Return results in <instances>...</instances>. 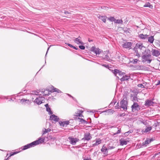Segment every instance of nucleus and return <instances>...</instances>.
Listing matches in <instances>:
<instances>
[{
  "mask_svg": "<svg viewBox=\"0 0 160 160\" xmlns=\"http://www.w3.org/2000/svg\"><path fill=\"white\" fill-rule=\"evenodd\" d=\"M74 41V42L78 44H83V42L81 40V38L79 36L78 38H75Z\"/></svg>",
  "mask_w": 160,
  "mask_h": 160,
  "instance_id": "11",
  "label": "nucleus"
},
{
  "mask_svg": "<svg viewBox=\"0 0 160 160\" xmlns=\"http://www.w3.org/2000/svg\"><path fill=\"white\" fill-rule=\"evenodd\" d=\"M91 49L92 50V51H93L96 54V55L97 54H99L100 53V51L99 50H98L96 48L92 47V48Z\"/></svg>",
  "mask_w": 160,
  "mask_h": 160,
  "instance_id": "26",
  "label": "nucleus"
},
{
  "mask_svg": "<svg viewBox=\"0 0 160 160\" xmlns=\"http://www.w3.org/2000/svg\"><path fill=\"white\" fill-rule=\"evenodd\" d=\"M152 55L153 56L158 57L160 55V52L155 49H152Z\"/></svg>",
  "mask_w": 160,
  "mask_h": 160,
  "instance_id": "12",
  "label": "nucleus"
},
{
  "mask_svg": "<svg viewBox=\"0 0 160 160\" xmlns=\"http://www.w3.org/2000/svg\"><path fill=\"white\" fill-rule=\"evenodd\" d=\"M108 19L111 22L114 21V22H115V18L113 17H111L110 18H108Z\"/></svg>",
  "mask_w": 160,
  "mask_h": 160,
  "instance_id": "37",
  "label": "nucleus"
},
{
  "mask_svg": "<svg viewBox=\"0 0 160 160\" xmlns=\"http://www.w3.org/2000/svg\"><path fill=\"white\" fill-rule=\"evenodd\" d=\"M18 153V152H14V153H13L12 154H11L10 156H12V155H14V154H16Z\"/></svg>",
  "mask_w": 160,
  "mask_h": 160,
  "instance_id": "56",
  "label": "nucleus"
},
{
  "mask_svg": "<svg viewBox=\"0 0 160 160\" xmlns=\"http://www.w3.org/2000/svg\"><path fill=\"white\" fill-rule=\"evenodd\" d=\"M152 60V59H149V58L147 61L148 63H150Z\"/></svg>",
  "mask_w": 160,
  "mask_h": 160,
  "instance_id": "50",
  "label": "nucleus"
},
{
  "mask_svg": "<svg viewBox=\"0 0 160 160\" xmlns=\"http://www.w3.org/2000/svg\"><path fill=\"white\" fill-rule=\"evenodd\" d=\"M154 102L151 100H147L146 101L144 105L145 106H152Z\"/></svg>",
  "mask_w": 160,
  "mask_h": 160,
  "instance_id": "14",
  "label": "nucleus"
},
{
  "mask_svg": "<svg viewBox=\"0 0 160 160\" xmlns=\"http://www.w3.org/2000/svg\"><path fill=\"white\" fill-rule=\"evenodd\" d=\"M151 56V55L150 51H148L146 52V54L143 55L142 57V62H143L146 61Z\"/></svg>",
  "mask_w": 160,
  "mask_h": 160,
  "instance_id": "6",
  "label": "nucleus"
},
{
  "mask_svg": "<svg viewBox=\"0 0 160 160\" xmlns=\"http://www.w3.org/2000/svg\"><path fill=\"white\" fill-rule=\"evenodd\" d=\"M125 114L124 113H123L120 114L119 116L120 117L124 116H125Z\"/></svg>",
  "mask_w": 160,
  "mask_h": 160,
  "instance_id": "54",
  "label": "nucleus"
},
{
  "mask_svg": "<svg viewBox=\"0 0 160 160\" xmlns=\"http://www.w3.org/2000/svg\"><path fill=\"white\" fill-rule=\"evenodd\" d=\"M83 112V111L81 110H79L78 112H76L75 113V116L76 117H80L81 116L82 117H83L82 115L81 114V113Z\"/></svg>",
  "mask_w": 160,
  "mask_h": 160,
  "instance_id": "27",
  "label": "nucleus"
},
{
  "mask_svg": "<svg viewBox=\"0 0 160 160\" xmlns=\"http://www.w3.org/2000/svg\"><path fill=\"white\" fill-rule=\"evenodd\" d=\"M41 92L42 93L41 95H42V96H48L49 94H50L49 91L47 90L42 89Z\"/></svg>",
  "mask_w": 160,
  "mask_h": 160,
  "instance_id": "15",
  "label": "nucleus"
},
{
  "mask_svg": "<svg viewBox=\"0 0 160 160\" xmlns=\"http://www.w3.org/2000/svg\"><path fill=\"white\" fill-rule=\"evenodd\" d=\"M44 140V138H40L38 140L34 141L22 147V149L23 150H25L32 147H34L39 143L43 142Z\"/></svg>",
  "mask_w": 160,
  "mask_h": 160,
  "instance_id": "1",
  "label": "nucleus"
},
{
  "mask_svg": "<svg viewBox=\"0 0 160 160\" xmlns=\"http://www.w3.org/2000/svg\"><path fill=\"white\" fill-rule=\"evenodd\" d=\"M67 95L69 96V97H72V98H73V97L71 96L70 95L67 94Z\"/></svg>",
  "mask_w": 160,
  "mask_h": 160,
  "instance_id": "59",
  "label": "nucleus"
},
{
  "mask_svg": "<svg viewBox=\"0 0 160 160\" xmlns=\"http://www.w3.org/2000/svg\"><path fill=\"white\" fill-rule=\"evenodd\" d=\"M105 114L106 115H109L112 114L114 112V111L112 109H109L105 112Z\"/></svg>",
  "mask_w": 160,
  "mask_h": 160,
  "instance_id": "22",
  "label": "nucleus"
},
{
  "mask_svg": "<svg viewBox=\"0 0 160 160\" xmlns=\"http://www.w3.org/2000/svg\"><path fill=\"white\" fill-rule=\"evenodd\" d=\"M133 100L134 101H137V98L136 97H134V98H133Z\"/></svg>",
  "mask_w": 160,
  "mask_h": 160,
  "instance_id": "55",
  "label": "nucleus"
},
{
  "mask_svg": "<svg viewBox=\"0 0 160 160\" xmlns=\"http://www.w3.org/2000/svg\"><path fill=\"white\" fill-rule=\"evenodd\" d=\"M152 129V128L151 127H147L145 129L144 131V132H149L150 130H151Z\"/></svg>",
  "mask_w": 160,
  "mask_h": 160,
  "instance_id": "32",
  "label": "nucleus"
},
{
  "mask_svg": "<svg viewBox=\"0 0 160 160\" xmlns=\"http://www.w3.org/2000/svg\"><path fill=\"white\" fill-rule=\"evenodd\" d=\"M53 92H57L58 93H61L62 92L61 91L59 90V89L57 88H54L53 89Z\"/></svg>",
  "mask_w": 160,
  "mask_h": 160,
  "instance_id": "39",
  "label": "nucleus"
},
{
  "mask_svg": "<svg viewBox=\"0 0 160 160\" xmlns=\"http://www.w3.org/2000/svg\"><path fill=\"white\" fill-rule=\"evenodd\" d=\"M101 150L104 155H103L104 156L108 154V149L107 148H106V147H104L103 146Z\"/></svg>",
  "mask_w": 160,
  "mask_h": 160,
  "instance_id": "18",
  "label": "nucleus"
},
{
  "mask_svg": "<svg viewBox=\"0 0 160 160\" xmlns=\"http://www.w3.org/2000/svg\"><path fill=\"white\" fill-rule=\"evenodd\" d=\"M159 123L158 122H155L154 123V125H153V126H154L155 127H157Z\"/></svg>",
  "mask_w": 160,
  "mask_h": 160,
  "instance_id": "49",
  "label": "nucleus"
},
{
  "mask_svg": "<svg viewBox=\"0 0 160 160\" xmlns=\"http://www.w3.org/2000/svg\"><path fill=\"white\" fill-rule=\"evenodd\" d=\"M117 78H118L119 79V77L118 76H117Z\"/></svg>",
  "mask_w": 160,
  "mask_h": 160,
  "instance_id": "63",
  "label": "nucleus"
},
{
  "mask_svg": "<svg viewBox=\"0 0 160 160\" xmlns=\"http://www.w3.org/2000/svg\"><path fill=\"white\" fill-rule=\"evenodd\" d=\"M47 111L48 112V113L49 114H52V112L51 111L50 108L49 107H47L46 108Z\"/></svg>",
  "mask_w": 160,
  "mask_h": 160,
  "instance_id": "38",
  "label": "nucleus"
},
{
  "mask_svg": "<svg viewBox=\"0 0 160 160\" xmlns=\"http://www.w3.org/2000/svg\"><path fill=\"white\" fill-rule=\"evenodd\" d=\"M103 59L107 60L109 61H110L111 59L109 58L107 54H106L105 56L103 57H101V59Z\"/></svg>",
  "mask_w": 160,
  "mask_h": 160,
  "instance_id": "25",
  "label": "nucleus"
},
{
  "mask_svg": "<svg viewBox=\"0 0 160 160\" xmlns=\"http://www.w3.org/2000/svg\"><path fill=\"white\" fill-rule=\"evenodd\" d=\"M115 130H117V132H116L114 133L113 134V136L115 135L116 134H118L120 133L121 132V129L119 128H118L115 127L114 128Z\"/></svg>",
  "mask_w": 160,
  "mask_h": 160,
  "instance_id": "28",
  "label": "nucleus"
},
{
  "mask_svg": "<svg viewBox=\"0 0 160 160\" xmlns=\"http://www.w3.org/2000/svg\"><path fill=\"white\" fill-rule=\"evenodd\" d=\"M144 48L142 43L138 42L136 43L135 46L133 48V50L135 52V53H136L135 55L137 56L138 58L141 57L138 51V49L141 51Z\"/></svg>",
  "mask_w": 160,
  "mask_h": 160,
  "instance_id": "2",
  "label": "nucleus"
},
{
  "mask_svg": "<svg viewBox=\"0 0 160 160\" xmlns=\"http://www.w3.org/2000/svg\"><path fill=\"white\" fill-rule=\"evenodd\" d=\"M153 141V139L152 138H147L144 142H143V144L145 145V146H146L147 144H149Z\"/></svg>",
  "mask_w": 160,
  "mask_h": 160,
  "instance_id": "19",
  "label": "nucleus"
},
{
  "mask_svg": "<svg viewBox=\"0 0 160 160\" xmlns=\"http://www.w3.org/2000/svg\"><path fill=\"white\" fill-rule=\"evenodd\" d=\"M39 92L36 91H33L31 93V95H39L40 96L41 95V94H39Z\"/></svg>",
  "mask_w": 160,
  "mask_h": 160,
  "instance_id": "29",
  "label": "nucleus"
},
{
  "mask_svg": "<svg viewBox=\"0 0 160 160\" xmlns=\"http://www.w3.org/2000/svg\"><path fill=\"white\" fill-rule=\"evenodd\" d=\"M114 22L118 23H122L123 22V21L121 19H115Z\"/></svg>",
  "mask_w": 160,
  "mask_h": 160,
  "instance_id": "36",
  "label": "nucleus"
},
{
  "mask_svg": "<svg viewBox=\"0 0 160 160\" xmlns=\"http://www.w3.org/2000/svg\"><path fill=\"white\" fill-rule=\"evenodd\" d=\"M45 106L46 107V108H47V107H48V104H46V105H45Z\"/></svg>",
  "mask_w": 160,
  "mask_h": 160,
  "instance_id": "58",
  "label": "nucleus"
},
{
  "mask_svg": "<svg viewBox=\"0 0 160 160\" xmlns=\"http://www.w3.org/2000/svg\"><path fill=\"white\" fill-rule=\"evenodd\" d=\"M130 78V76L127 75H123L122 76V78L120 79V80L121 81L123 82L125 81L128 80Z\"/></svg>",
  "mask_w": 160,
  "mask_h": 160,
  "instance_id": "17",
  "label": "nucleus"
},
{
  "mask_svg": "<svg viewBox=\"0 0 160 160\" xmlns=\"http://www.w3.org/2000/svg\"><path fill=\"white\" fill-rule=\"evenodd\" d=\"M45 98L42 96H39L34 101V103L40 105L44 102Z\"/></svg>",
  "mask_w": 160,
  "mask_h": 160,
  "instance_id": "4",
  "label": "nucleus"
},
{
  "mask_svg": "<svg viewBox=\"0 0 160 160\" xmlns=\"http://www.w3.org/2000/svg\"><path fill=\"white\" fill-rule=\"evenodd\" d=\"M91 136L89 133H86L84 134V137L82 138V140L88 141L91 139Z\"/></svg>",
  "mask_w": 160,
  "mask_h": 160,
  "instance_id": "9",
  "label": "nucleus"
},
{
  "mask_svg": "<svg viewBox=\"0 0 160 160\" xmlns=\"http://www.w3.org/2000/svg\"><path fill=\"white\" fill-rule=\"evenodd\" d=\"M125 74V73L122 72L121 71H119V73H118V75L120 76H123L124 74Z\"/></svg>",
  "mask_w": 160,
  "mask_h": 160,
  "instance_id": "42",
  "label": "nucleus"
},
{
  "mask_svg": "<svg viewBox=\"0 0 160 160\" xmlns=\"http://www.w3.org/2000/svg\"><path fill=\"white\" fill-rule=\"evenodd\" d=\"M119 70L117 69H115L113 71V73L115 76H117V74H118V73H119Z\"/></svg>",
  "mask_w": 160,
  "mask_h": 160,
  "instance_id": "35",
  "label": "nucleus"
},
{
  "mask_svg": "<svg viewBox=\"0 0 160 160\" xmlns=\"http://www.w3.org/2000/svg\"><path fill=\"white\" fill-rule=\"evenodd\" d=\"M49 47L48 48V50H47V53H46V55L47 54V53L48 52V50L49 49Z\"/></svg>",
  "mask_w": 160,
  "mask_h": 160,
  "instance_id": "61",
  "label": "nucleus"
},
{
  "mask_svg": "<svg viewBox=\"0 0 160 160\" xmlns=\"http://www.w3.org/2000/svg\"><path fill=\"white\" fill-rule=\"evenodd\" d=\"M99 142H100L99 141H97L96 143H95V145H97L99 144L100 143Z\"/></svg>",
  "mask_w": 160,
  "mask_h": 160,
  "instance_id": "52",
  "label": "nucleus"
},
{
  "mask_svg": "<svg viewBox=\"0 0 160 160\" xmlns=\"http://www.w3.org/2000/svg\"><path fill=\"white\" fill-rule=\"evenodd\" d=\"M59 119L58 117L54 114L51 115L50 117V120L52 121V122L54 123L58 122Z\"/></svg>",
  "mask_w": 160,
  "mask_h": 160,
  "instance_id": "8",
  "label": "nucleus"
},
{
  "mask_svg": "<svg viewBox=\"0 0 160 160\" xmlns=\"http://www.w3.org/2000/svg\"><path fill=\"white\" fill-rule=\"evenodd\" d=\"M64 13L66 14H70V13L68 11H64Z\"/></svg>",
  "mask_w": 160,
  "mask_h": 160,
  "instance_id": "53",
  "label": "nucleus"
},
{
  "mask_svg": "<svg viewBox=\"0 0 160 160\" xmlns=\"http://www.w3.org/2000/svg\"><path fill=\"white\" fill-rule=\"evenodd\" d=\"M101 8L102 9L107 10L108 9V7L106 6H101Z\"/></svg>",
  "mask_w": 160,
  "mask_h": 160,
  "instance_id": "44",
  "label": "nucleus"
},
{
  "mask_svg": "<svg viewBox=\"0 0 160 160\" xmlns=\"http://www.w3.org/2000/svg\"><path fill=\"white\" fill-rule=\"evenodd\" d=\"M120 145L122 146L124 145H126L127 144V142L123 138H121L120 140Z\"/></svg>",
  "mask_w": 160,
  "mask_h": 160,
  "instance_id": "23",
  "label": "nucleus"
},
{
  "mask_svg": "<svg viewBox=\"0 0 160 160\" xmlns=\"http://www.w3.org/2000/svg\"><path fill=\"white\" fill-rule=\"evenodd\" d=\"M138 60L137 59H132V60H130V61L131 63L133 64H136L137 63Z\"/></svg>",
  "mask_w": 160,
  "mask_h": 160,
  "instance_id": "34",
  "label": "nucleus"
},
{
  "mask_svg": "<svg viewBox=\"0 0 160 160\" xmlns=\"http://www.w3.org/2000/svg\"><path fill=\"white\" fill-rule=\"evenodd\" d=\"M20 102L22 104L25 105L26 103H31V102L28 99H22L20 100Z\"/></svg>",
  "mask_w": 160,
  "mask_h": 160,
  "instance_id": "16",
  "label": "nucleus"
},
{
  "mask_svg": "<svg viewBox=\"0 0 160 160\" xmlns=\"http://www.w3.org/2000/svg\"><path fill=\"white\" fill-rule=\"evenodd\" d=\"M148 36V35L147 34L144 35L143 34H140L138 36L139 38L143 39H144L147 38Z\"/></svg>",
  "mask_w": 160,
  "mask_h": 160,
  "instance_id": "21",
  "label": "nucleus"
},
{
  "mask_svg": "<svg viewBox=\"0 0 160 160\" xmlns=\"http://www.w3.org/2000/svg\"><path fill=\"white\" fill-rule=\"evenodd\" d=\"M148 41L149 42L151 43H152L154 39V36H151L148 37Z\"/></svg>",
  "mask_w": 160,
  "mask_h": 160,
  "instance_id": "20",
  "label": "nucleus"
},
{
  "mask_svg": "<svg viewBox=\"0 0 160 160\" xmlns=\"http://www.w3.org/2000/svg\"><path fill=\"white\" fill-rule=\"evenodd\" d=\"M115 108L116 109H118V108H121V107H120V105H119V103L118 102L116 106H115Z\"/></svg>",
  "mask_w": 160,
  "mask_h": 160,
  "instance_id": "43",
  "label": "nucleus"
},
{
  "mask_svg": "<svg viewBox=\"0 0 160 160\" xmlns=\"http://www.w3.org/2000/svg\"><path fill=\"white\" fill-rule=\"evenodd\" d=\"M73 48L76 49V50H78V48H76V47H75V46H73V48Z\"/></svg>",
  "mask_w": 160,
  "mask_h": 160,
  "instance_id": "57",
  "label": "nucleus"
},
{
  "mask_svg": "<svg viewBox=\"0 0 160 160\" xmlns=\"http://www.w3.org/2000/svg\"><path fill=\"white\" fill-rule=\"evenodd\" d=\"M116 102V100L115 99H113L110 104L109 105V107H111L112 106H113L115 103Z\"/></svg>",
  "mask_w": 160,
  "mask_h": 160,
  "instance_id": "30",
  "label": "nucleus"
},
{
  "mask_svg": "<svg viewBox=\"0 0 160 160\" xmlns=\"http://www.w3.org/2000/svg\"><path fill=\"white\" fill-rule=\"evenodd\" d=\"M7 159H6L4 160H7Z\"/></svg>",
  "mask_w": 160,
  "mask_h": 160,
  "instance_id": "64",
  "label": "nucleus"
},
{
  "mask_svg": "<svg viewBox=\"0 0 160 160\" xmlns=\"http://www.w3.org/2000/svg\"><path fill=\"white\" fill-rule=\"evenodd\" d=\"M79 47L80 49H82V50H84L85 48V47L84 46H82V45H80L79 46Z\"/></svg>",
  "mask_w": 160,
  "mask_h": 160,
  "instance_id": "45",
  "label": "nucleus"
},
{
  "mask_svg": "<svg viewBox=\"0 0 160 160\" xmlns=\"http://www.w3.org/2000/svg\"><path fill=\"white\" fill-rule=\"evenodd\" d=\"M143 7H148L151 9H152L153 8V6L150 3H149V2H148L146 3H145V4L144 5Z\"/></svg>",
  "mask_w": 160,
  "mask_h": 160,
  "instance_id": "24",
  "label": "nucleus"
},
{
  "mask_svg": "<svg viewBox=\"0 0 160 160\" xmlns=\"http://www.w3.org/2000/svg\"><path fill=\"white\" fill-rule=\"evenodd\" d=\"M107 17L105 16H101V19L103 21V22H105L106 19L107 18Z\"/></svg>",
  "mask_w": 160,
  "mask_h": 160,
  "instance_id": "33",
  "label": "nucleus"
},
{
  "mask_svg": "<svg viewBox=\"0 0 160 160\" xmlns=\"http://www.w3.org/2000/svg\"><path fill=\"white\" fill-rule=\"evenodd\" d=\"M159 84H160V80L158 81L157 85H159Z\"/></svg>",
  "mask_w": 160,
  "mask_h": 160,
  "instance_id": "60",
  "label": "nucleus"
},
{
  "mask_svg": "<svg viewBox=\"0 0 160 160\" xmlns=\"http://www.w3.org/2000/svg\"><path fill=\"white\" fill-rule=\"evenodd\" d=\"M68 139L70 143L72 145H75L76 142L79 141V139L76 138L69 137Z\"/></svg>",
  "mask_w": 160,
  "mask_h": 160,
  "instance_id": "7",
  "label": "nucleus"
},
{
  "mask_svg": "<svg viewBox=\"0 0 160 160\" xmlns=\"http://www.w3.org/2000/svg\"><path fill=\"white\" fill-rule=\"evenodd\" d=\"M127 98L126 96L123 97V99L120 102V107L123 110L126 111L127 109L128 102L127 101Z\"/></svg>",
  "mask_w": 160,
  "mask_h": 160,
  "instance_id": "3",
  "label": "nucleus"
},
{
  "mask_svg": "<svg viewBox=\"0 0 160 160\" xmlns=\"http://www.w3.org/2000/svg\"><path fill=\"white\" fill-rule=\"evenodd\" d=\"M129 132H130V133H132V132L129 131L128 132H126L124 134L125 136H128V135L129 134Z\"/></svg>",
  "mask_w": 160,
  "mask_h": 160,
  "instance_id": "48",
  "label": "nucleus"
},
{
  "mask_svg": "<svg viewBox=\"0 0 160 160\" xmlns=\"http://www.w3.org/2000/svg\"><path fill=\"white\" fill-rule=\"evenodd\" d=\"M142 123H143V124H145V122H142Z\"/></svg>",
  "mask_w": 160,
  "mask_h": 160,
  "instance_id": "62",
  "label": "nucleus"
},
{
  "mask_svg": "<svg viewBox=\"0 0 160 160\" xmlns=\"http://www.w3.org/2000/svg\"><path fill=\"white\" fill-rule=\"evenodd\" d=\"M101 65H102V66L104 67L107 68H109V66L107 64H101Z\"/></svg>",
  "mask_w": 160,
  "mask_h": 160,
  "instance_id": "41",
  "label": "nucleus"
},
{
  "mask_svg": "<svg viewBox=\"0 0 160 160\" xmlns=\"http://www.w3.org/2000/svg\"><path fill=\"white\" fill-rule=\"evenodd\" d=\"M140 107L138 103L134 102L131 106L132 111L133 112L136 111H138L140 109Z\"/></svg>",
  "mask_w": 160,
  "mask_h": 160,
  "instance_id": "5",
  "label": "nucleus"
},
{
  "mask_svg": "<svg viewBox=\"0 0 160 160\" xmlns=\"http://www.w3.org/2000/svg\"><path fill=\"white\" fill-rule=\"evenodd\" d=\"M138 86L139 87L144 88V85L142 84H138Z\"/></svg>",
  "mask_w": 160,
  "mask_h": 160,
  "instance_id": "46",
  "label": "nucleus"
},
{
  "mask_svg": "<svg viewBox=\"0 0 160 160\" xmlns=\"http://www.w3.org/2000/svg\"><path fill=\"white\" fill-rule=\"evenodd\" d=\"M114 148H115L114 147H113V146H109L108 147V149H114Z\"/></svg>",
  "mask_w": 160,
  "mask_h": 160,
  "instance_id": "47",
  "label": "nucleus"
},
{
  "mask_svg": "<svg viewBox=\"0 0 160 160\" xmlns=\"http://www.w3.org/2000/svg\"><path fill=\"white\" fill-rule=\"evenodd\" d=\"M78 119L79 120V122H81V123H86L87 122L83 119L80 118H78Z\"/></svg>",
  "mask_w": 160,
  "mask_h": 160,
  "instance_id": "40",
  "label": "nucleus"
},
{
  "mask_svg": "<svg viewBox=\"0 0 160 160\" xmlns=\"http://www.w3.org/2000/svg\"><path fill=\"white\" fill-rule=\"evenodd\" d=\"M132 45V42H128L124 43L122 44V46L123 48H130Z\"/></svg>",
  "mask_w": 160,
  "mask_h": 160,
  "instance_id": "10",
  "label": "nucleus"
},
{
  "mask_svg": "<svg viewBox=\"0 0 160 160\" xmlns=\"http://www.w3.org/2000/svg\"><path fill=\"white\" fill-rule=\"evenodd\" d=\"M59 123L60 126L63 127H66L69 123V121H60L59 122Z\"/></svg>",
  "mask_w": 160,
  "mask_h": 160,
  "instance_id": "13",
  "label": "nucleus"
},
{
  "mask_svg": "<svg viewBox=\"0 0 160 160\" xmlns=\"http://www.w3.org/2000/svg\"><path fill=\"white\" fill-rule=\"evenodd\" d=\"M66 44H67L68 46H69V47H70L71 48H73V46L72 45L70 44H69V43H65Z\"/></svg>",
  "mask_w": 160,
  "mask_h": 160,
  "instance_id": "51",
  "label": "nucleus"
},
{
  "mask_svg": "<svg viewBox=\"0 0 160 160\" xmlns=\"http://www.w3.org/2000/svg\"><path fill=\"white\" fill-rule=\"evenodd\" d=\"M51 131V129L49 128L46 129V128H44L42 130L43 133L42 135L46 134L47 132H49Z\"/></svg>",
  "mask_w": 160,
  "mask_h": 160,
  "instance_id": "31",
  "label": "nucleus"
}]
</instances>
